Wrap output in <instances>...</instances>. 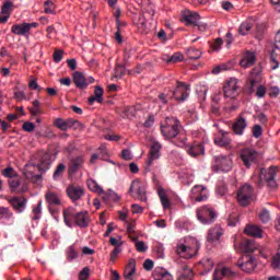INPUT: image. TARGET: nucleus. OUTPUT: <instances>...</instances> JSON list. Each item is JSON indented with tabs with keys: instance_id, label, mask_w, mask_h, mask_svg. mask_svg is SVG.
<instances>
[{
	"instance_id": "obj_1",
	"label": "nucleus",
	"mask_w": 280,
	"mask_h": 280,
	"mask_svg": "<svg viewBox=\"0 0 280 280\" xmlns=\"http://www.w3.org/2000/svg\"><path fill=\"white\" fill-rule=\"evenodd\" d=\"M200 250V243L194 237H188L185 240V243L178 244L176 248L177 255L183 257V259H191L196 257Z\"/></svg>"
},
{
	"instance_id": "obj_2",
	"label": "nucleus",
	"mask_w": 280,
	"mask_h": 280,
	"mask_svg": "<svg viewBox=\"0 0 280 280\" xmlns=\"http://www.w3.org/2000/svg\"><path fill=\"white\" fill-rule=\"evenodd\" d=\"M63 220L67 226H71V220H73L74 224L80 229H86L91 224V217H89V212L86 211L74 214L71 209L65 210Z\"/></svg>"
},
{
	"instance_id": "obj_3",
	"label": "nucleus",
	"mask_w": 280,
	"mask_h": 280,
	"mask_svg": "<svg viewBox=\"0 0 280 280\" xmlns=\"http://www.w3.org/2000/svg\"><path fill=\"white\" fill-rule=\"evenodd\" d=\"M161 132L166 139H176L180 132V121L174 117H166L161 124Z\"/></svg>"
},
{
	"instance_id": "obj_4",
	"label": "nucleus",
	"mask_w": 280,
	"mask_h": 280,
	"mask_svg": "<svg viewBox=\"0 0 280 280\" xmlns=\"http://www.w3.org/2000/svg\"><path fill=\"white\" fill-rule=\"evenodd\" d=\"M197 220L201 222V224H213L215 219L218 218V211L212 206H201L197 209Z\"/></svg>"
},
{
	"instance_id": "obj_5",
	"label": "nucleus",
	"mask_w": 280,
	"mask_h": 280,
	"mask_svg": "<svg viewBox=\"0 0 280 280\" xmlns=\"http://www.w3.org/2000/svg\"><path fill=\"white\" fill-rule=\"evenodd\" d=\"M277 176V167L271 166L269 168H260V173L258 175V185H264L267 183L269 189H277V180L275 177Z\"/></svg>"
},
{
	"instance_id": "obj_6",
	"label": "nucleus",
	"mask_w": 280,
	"mask_h": 280,
	"mask_svg": "<svg viewBox=\"0 0 280 280\" xmlns=\"http://www.w3.org/2000/svg\"><path fill=\"white\" fill-rule=\"evenodd\" d=\"M254 191L253 186L247 184L243 185L236 194L238 205H241V207H248V205L253 202Z\"/></svg>"
},
{
	"instance_id": "obj_7",
	"label": "nucleus",
	"mask_w": 280,
	"mask_h": 280,
	"mask_svg": "<svg viewBox=\"0 0 280 280\" xmlns=\"http://www.w3.org/2000/svg\"><path fill=\"white\" fill-rule=\"evenodd\" d=\"M129 194L132 196V198H138V200H141V202H145V200H148L145 184L139 179H136L131 183L129 187Z\"/></svg>"
},
{
	"instance_id": "obj_8",
	"label": "nucleus",
	"mask_w": 280,
	"mask_h": 280,
	"mask_svg": "<svg viewBox=\"0 0 280 280\" xmlns=\"http://www.w3.org/2000/svg\"><path fill=\"white\" fill-rule=\"evenodd\" d=\"M223 95L229 100H235L240 95V81L235 78L228 80L223 86Z\"/></svg>"
},
{
	"instance_id": "obj_9",
	"label": "nucleus",
	"mask_w": 280,
	"mask_h": 280,
	"mask_svg": "<svg viewBox=\"0 0 280 280\" xmlns=\"http://www.w3.org/2000/svg\"><path fill=\"white\" fill-rule=\"evenodd\" d=\"M236 266L244 272H253L257 268V258L253 255H243Z\"/></svg>"
},
{
	"instance_id": "obj_10",
	"label": "nucleus",
	"mask_w": 280,
	"mask_h": 280,
	"mask_svg": "<svg viewBox=\"0 0 280 280\" xmlns=\"http://www.w3.org/2000/svg\"><path fill=\"white\" fill-rule=\"evenodd\" d=\"M32 27H38V23H21V24H13L11 27V33L15 34V36H30V32Z\"/></svg>"
},
{
	"instance_id": "obj_11",
	"label": "nucleus",
	"mask_w": 280,
	"mask_h": 280,
	"mask_svg": "<svg viewBox=\"0 0 280 280\" xmlns=\"http://www.w3.org/2000/svg\"><path fill=\"white\" fill-rule=\"evenodd\" d=\"M213 167L221 172H231V167H233V160L229 155L215 156Z\"/></svg>"
},
{
	"instance_id": "obj_12",
	"label": "nucleus",
	"mask_w": 280,
	"mask_h": 280,
	"mask_svg": "<svg viewBox=\"0 0 280 280\" xmlns=\"http://www.w3.org/2000/svg\"><path fill=\"white\" fill-rule=\"evenodd\" d=\"M171 97H174L177 102H185L189 97V85L177 81V86L172 92Z\"/></svg>"
},
{
	"instance_id": "obj_13",
	"label": "nucleus",
	"mask_w": 280,
	"mask_h": 280,
	"mask_svg": "<svg viewBox=\"0 0 280 280\" xmlns=\"http://www.w3.org/2000/svg\"><path fill=\"white\" fill-rule=\"evenodd\" d=\"M258 156H259V154L257 153V151H255L253 149H244L241 151V159H242L244 165L247 167H250V165H253V163H255V161H257Z\"/></svg>"
},
{
	"instance_id": "obj_14",
	"label": "nucleus",
	"mask_w": 280,
	"mask_h": 280,
	"mask_svg": "<svg viewBox=\"0 0 280 280\" xmlns=\"http://www.w3.org/2000/svg\"><path fill=\"white\" fill-rule=\"evenodd\" d=\"M73 82L77 89L84 90L86 89V86H89V84H93L95 82V79H93V77L86 79L81 72H74Z\"/></svg>"
},
{
	"instance_id": "obj_15",
	"label": "nucleus",
	"mask_w": 280,
	"mask_h": 280,
	"mask_svg": "<svg viewBox=\"0 0 280 280\" xmlns=\"http://www.w3.org/2000/svg\"><path fill=\"white\" fill-rule=\"evenodd\" d=\"M200 21V15L192 11H183L180 22L186 25H198Z\"/></svg>"
},
{
	"instance_id": "obj_16",
	"label": "nucleus",
	"mask_w": 280,
	"mask_h": 280,
	"mask_svg": "<svg viewBox=\"0 0 280 280\" xmlns=\"http://www.w3.org/2000/svg\"><path fill=\"white\" fill-rule=\"evenodd\" d=\"M191 194L196 202H202L207 200V198H209V195L207 194V188L202 185H195L191 189Z\"/></svg>"
},
{
	"instance_id": "obj_17",
	"label": "nucleus",
	"mask_w": 280,
	"mask_h": 280,
	"mask_svg": "<svg viewBox=\"0 0 280 280\" xmlns=\"http://www.w3.org/2000/svg\"><path fill=\"white\" fill-rule=\"evenodd\" d=\"M161 143L153 142L149 152V158L147 160L148 167H150L152 163H154V161L161 156Z\"/></svg>"
},
{
	"instance_id": "obj_18",
	"label": "nucleus",
	"mask_w": 280,
	"mask_h": 280,
	"mask_svg": "<svg viewBox=\"0 0 280 280\" xmlns=\"http://www.w3.org/2000/svg\"><path fill=\"white\" fill-rule=\"evenodd\" d=\"M257 62V56L253 51H245L242 60H241V67L243 69H248V67H253Z\"/></svg>"
},
{
	"instance_id": "obj_19",
	"label": "nucleus",
	"mask_w": 280,
	"mask_h": 280,
	"mask_svg": "<svg viewBox=\"0 0 280 280\" xmlns=\"http://www.w3.org/2000/svg\"><path fill=\"white\" fill-rule=\"evenodd\" d=\"M186 152L192 158L200 156V154H205V145L195 142L191 145H186Z\"/></svg>"
},
{
	"instance_id": "obj_20",
	"label": "nucleus",
	"mask_w": 280,
	"mask_h": 280,
	"mask_svg": "<svg viewBox=\"0 0 280 280\" xmlns=\"http://www.w3.org/2000/svg\"><path fill=\"white\" fill-rule=\"evenodd\" d=\"M223 231L220 225H214L208 231L207 240L210 242V244H213V242H218L220 237H222Z\"/></svg>"
},
{
	"instance_id": "obj_21",
	"label": "nucleus",
	"mask_w": 280,
	"mask_h": 280,
	"mask_svg": "<svg viewBox=\"0 0 280 280\" xmlns=\"http://www.w3.org/2000/svg\"><path fill=\"white\" fill-rule=\"evenodd\" d=\"M137 272V260L135 258H130L125 271H124V278L127 280H132V276Z\"/></svg>"
},
{
	"instance_id": "obj_22",
	"label": "nucleus",
	"mask_w": 280,
	"mask_h": 280,
	"mask_svg": "<svg viewBox=\"0 0 280 280\" xmlns=\"http://www.w3.org/2000/svg\"><path fill=\"white\" fill-rule=\"evenodd\" d=\"M67 194L71 200H80L84 196V189L80 186H70L67 188Z\"/></svg>"
},
{
	"instance_id": "obj_23",
	"label": "nucleus",
	"mask_w": 280,
	"mask_h": 280,
	"mask_svg": "<svg viewBox=\"0 0 280 280\" xmlns=\"http://www.w3.org/2000/svg\"><path fill=\"white\" fill-rule=\"evenodd\" d=\"M84 165V158L83 156H75L70 160L69 164V173L75 174L78 170H80Z\"/></svg>"
},
{
	"instance_id": "obj_24",
	"label": "nucleus",
	"mask_w": 280,
	"mask_h": 280,
	"mask_svg": "<svg viewBox=\"0 0 280 280\" xmlns=\"http://www.w3.org/2000/svg\"><path fill=\"white\" fill-rule=\"evenodd\" d=\"M254 25H255V20H253L252 18L247 19L240 25L238 34L241 36H247L248 32L253 30Z\"/></svg>"
},
{
	"instance_id": "obj_25",
	"label": "nucleus",
	"mask_w": 280,
	"mask_h": 280,
	"mask_svg": "<svg viewBox=\"0 0 280 280\" xmlns=\"http://www.w3.org/2000/svg\"><path fill=\"white\" fill-rule=\"evenodd\" d=\"M244 233L249 237H264V230L257 225H246Z\"/></svg>"
},
{
	"instance_id": "obj_26",
	"label": "nucleus",
	"mask_w": 280,
	"mask_h": 280,
	"mask_svg": "<svg viewBox=\"0 0 280 280\" xmlns=\"http://www.w3.org/2000/svg\"><path fill=\"white\" fill-rule=\"evenodd\" d=\"M88 102L89 104H93L94 102L102 104V102H104V89H102V86H96L94 90V95L90 96Z\"/></svg>"
},
{
	"instance_id": "obj_27",
	"label": "nucleus",
	"mask_w": 280,
	"mask_h": 280,
	"mask_svg": "<svg viewBox=\"0 0 280 280\" xmlns=\"http://www.w3.org/2000/svg\"><path fill=\"white\" fill-rule=\"evenodd\" d=\"M232 129L236 135H244V130H246V119L240 116L233 124Z\"/></svg>"
},
{
	"instance_id": "obj_28",
	"label": "nucleus",
	"mask_w": 280,
	"mask_h": 280,
	"mask_svg": "<svg viewBox=\"0 0 280 280\" xmlns=\"http://www.w3.org/2000/svg\"><path fill=\"white\" fill-rule=\"evenodd\" d=\"M11 12H12V2H5L2 5V10L0 14V23H8Z\"/></svg>"
},
{
	"instance_id": "obj_29",
	"label": "nucleus",
	"mask_w": 280,
	"mask_h": 280,
	"mask_svg": "<svg viewBox=\"0 0 280 280\" xmlns=\"http://www.w3.org/2000/svg\"><path fill=\"white\" fill-rule=\"evenodd\" d=\"M222 277H228V278L235 277V271H233L229 267H224L222 269H217L214 271V279L220 280V279H222Z\"/></svg>"
},
{
	"instance_id": "obj_30",
	"label": "nucleus",
	"mask_w": 280,
	"mask_h": 280,
	"mask_svg": "<svg viewBox=\"0 0 280 280\" xmlns=\"http://www.w3.org/2000/svg\"><path fill=\"white\" fill-rule=\"evenodd\" d=\"M51 166V156L49 154H45L39 160V163L37 164V168L39 172H47L49 167Z\"/></svg>"
},
{
	"instance_id": "obj_31",
	"label": "nucleus",
	"mask_w": 280,
	"mask_h": 280,
	"mask_svg": "<svg viewBox=\"0 0 280 280\" xmlns=\"http://www.w3.org/2000/svg\"><path fill=\"white\" fill-rule=\"evenodd\" d=\"M213 266H215V262H213V259L209 257H205L199 261V268L203 270V272H211V270H213Z\"/></svg>"
},
{
	"instance_id": "obj_32",
	"label": "nucleus",
	"mask_w": 280,
	"mask_h": 280,
	"mask_svg": "<svg viewBox=\"0 0 280 280\" xmlns=\"http://www.w3.org/2000/svg\"><path fill=\"white\" fill-rule=\"evenodd\" d=\"M214 143L220 148H226V145H231V139L226 137V133L220 132L214 139Z\"/></svg>"
},
{
	"instance_id": "obj_33",
	"label": "nucleus",
	"mask_w": 280,
	"mask_h": 280,
	"mask_svg": "<svg viewBox=\"0 0 280 280\" xmlns=\"http://www.w3.org/2000/svg\"><path fill=\"white\" fill-rule=\"evenodd\" d=\"M153 279L154 280H174V277H172L165 269H155L153 272Z\"/></svg>"
},
{
	"instance_id": "obj_34",
	"label": "nucleus",
	"mask_w": 280,
	"mask_h": 280,
	"mask_svg": "<svg viewBox=\"0 0 280 280\" xmlns=\"http://www.w3.org/2000/svg\"><path fill=\"white\" fill-rule=\"evenodd\" d=\"M158 196L161 200L163 209H170L172 203L170 202V197H167V192H165V189L159 188Z\"/></svg>"
},
{
	"instance_id": "obj_35",
	"label": "nucleus",
	"mask_w": 280,
	"mask_h": 280,
	"mask_svg": "<svg viewBox=\"0 0 280 280\" xmlns=\"http://www.w3.org/2000/svg\"><path fill=\"white\" fill-rule=\"evenodd\" d=\"M9 202L16 211H23V207H25V200L23 198L13 197Z\"/></svg>"
},
{
	"instance_id": "obj_36",
	"label": "nucleus",
	"mask_w": 280,
	"mask_h": 280,
	"mask_svg": "<svg viewBox=\"0 0 280 280\" xmlns=\"http://www.w3.org/2000/svg\"><path fill=\"white\" fill-rule=\"evenodd\" d=\"M88 187L91 191H94L100 196L104 194V188H102V186H100L95 179H88Z\"/></svg>"
},
{
	"instance_id": "obj_37",
	"label": "nucleus",
	"mask_w": 280,
	"mask_h": 280,
	"mask_svg": "<svg viewBox=\"0 0 280 280\" xmlns=\"http://www.w3.org/2000/svg\"><path fill=\"white\" fill-rule=\"evenodd\" d=\"M45 198H46V202H48L49 205H52V206L60 205V197H58L56 192L48 191L46 192Z\"/></svg>"
},
{
	"instance_id": "obj_38",
	"label": "nucleus",
	"mask_w": 280,
	"mask_h": 280,
	"mask_svg": "<svg viewBox=\"0 0 280 280\" xmlns=\"http://www.w3.org/2000/svg\"><path fill=\"white\" fill-rule=\"evenodd\" d=\"M103 200H105V202H118L119 200V195H117V192L115 191H107V192H104L103 195Z\"/></svg>"
},
{
	"instance_id": "obj_39",
	"label": "nucleus",
	"mask_w": 280,
	"mask_h": 280,
	"mask_svg": "<svg viewBox=\"0 0 280 280\" xmlns=\"http://www.w3.org/2000/svg\"><path fill=\"white\" fill-rule=\"evenodd\" d=\"M186 54L189 60H198L202 56V52L196 48H189Z\"/></svg>"
},
{
	"instance_id": "obj_40",
	"label": "nucleus",
	"mask_w": 280,
	"mask_h": 280,
	"mask_svg": "<svg viewBox=\"0 0 280 280\" xmlns=\"http://www.w3.org/2000/svg\"><path fill=\"white\" fill-rule=\"evenodd\" d=\"M194 279V270L189 267L184 269V272L178 277V280H192Z\"/></svg>"
},
{
	"instance_id": "obj_41",
	"label": "nucleus",
	"mask_w": 280,
	"mask_h": 280,
	"mask_svg": "<svg viewBox=\"0 0 280 280\" xmlns=\"http://www.w3.org/2000/svg\"><path fill=\"white\" fill-rule=\"evenodd\" d=\"M258 218L264 224L270 222V211L266 209L260 210V212L258 213Z\"/></svg>"
},
{
	"instance_id": "obj_42",
	"label": "nucleus",
	"mask_w": 280,
	"mask_h": 280,
	"mask_svg": "<svg viewBox=\"0 0 280 280\" xmlns=\"http://www.w3.org/2000/svg\"><path fill=\"white\" fill-rule=\"evenodd\" d=\"M185 60V56L180 52H175L173 56H171L166 62H171L173 65H176V62H183Z\"/></svg>"
},
{
	"instance_id": "obj_43",
	"label": "nucleus",
	"mask_w": 280,
	"mask_h": 280,
	"mask_svg": "<svg viewBox=\"0 0 280 280\" xmlns=\"http://www.w3.org/2000/svg\"><path fill=\"white\" fill-rule=\"evenodd\" d=\"M44 12L45 14H55L56 11L54 9V2L51 0H47L44 2Z\"/></svg>"
},
{
	"instance_id": "obj_44",
	"label": "nucleus",
	"mask_w": 280,
	"mask_h": 280,
	"mask_svg": "<svg viewBox=\"0 0 280 280\" xmlns=\"http://www.w3.org/2000/svg\"><path fill=\"white\" fill-rule=\"evenodd\" d=\"M222 45H224V40L221 37L214 39V43L210 45L212 51H220L222 49Z\"/></svg>"
},
{
	"instance_id": "obj_45",
	"label": "nucleus",
	"mask_w": 280,
	"mask_h": 280,
	"mask_svg": "<svg viewBox=\"0 0 280 280\" xmlns=\"http://www.w3.org/2000/svg\"><path fill=\"white\" fill-rule=\"evenodd\" d=\"M271 268H273L275 270H278V268H280V248L278 249L276 255L272 257Z\"/></svg>"
},
{
	"instance_id": "obj_46",
	"label": "nucleus",
	"mask_w": 280,
	"mask_h": 280,
	"mask_svg": "<svg viewBox=\"0 0 280 280\" xmlns=\"http://www.w3.org/2000/svg\"><path fill=\"white\" fill-rule=\"evenodd\" d=\"M258 247L259 245H257L255 242L247 241L245 244V253H255V250H257Z\"/></svg>"
},
{
	"instance_id": "obj_47",
	"label": "nucleus",
	"mask_w": 280,
	"mask_h": 280,
	"mask_svg": "<svg viewBox=\"0 0 280 280\" xmlns=\"http://www.w3.org/2000/svg\"><path fill=\"white\" fill-rule=\"evenodd\" d=\"M54 125L56 128H59V130L67 131V120L62 118H56Z\"/></svg>"
},
{
	"instance_id": "obj_48",
	"label": "nucleus",
	"mask_w": 280,
	"mask_h": 280,
	"mask_svg": "<svg viewBox=\"0 0 280 280\" xmlns=\"http://www.w3.org/2000/svg\"><path fill=\"white\" fill-rule=\"evenodd\" d=\"M256 250H258L260 257H262L264 259H268L270 257V250L267 247L258 245Z\"/></svg>"
},
{
	"instance_id": "obj_49",
	"label": "nucleus",
	"mask_w": 280,
	"mask_h": 280,
	"mask_svg": "<svg viewBox=\"0 0 280 280\" xmlns=\"http://www.w3.org/2000/svg\"><path fill=\"white\" fill-rule=\"evenodd\" d=\"M89 277H91V269L84 267L79 273V280H89Z\"/></svg>"
},
{
	"instance_id": "obj_50",
	"label": "nucleus",
	"mask_w": 280,
	"mask_h": 280,
	"mask_svg": "<svg viewBox=\"0 0 280 280\" xmlns=\"http://www.w3.org/2000/svg\"><path fill=\"white\" fill-rule=\"evenodd\" d=\"M67 258L69 261H73V259L78 258V252L75 250L74 246H70L68 252H67Z\"/></svg>"
},
{
	"instance_id": "obj_51",
	"label": "nucleus",
	"mask_w": 280,
	"mask_h": 280,
	"mask_svg": "<svg viewBox=\"0 0 280 280\" xmlns=\"http://www.w3.org/2000/svg\"><path fill=\"white\" fill-rule=\"evenodd\" d=\"M9 186L11 188V191H16V189L21 187V180L19 178H12L9 180Z\"/></svg>"
},
{
	"instance_id": "obj_52",
	"label": "nucleus",
	"mask_w": 280,
	"mask_h": 280,
	"mask_svg": "<svg viewBox=\"0 0 280 280\" xmlns=\"http://www.w3.org/2000/svg\"><path fill=\"white\" fill-rule=\"evenodd\" d=\"M126 74V68L124 66L118 65L115 69L114 78H122Z\"/></svg>"
},
{
	"instance_id": "obj_53",
	"label": "nucleus",
	"mask_w": 280,
	"mask_h": 280,
	"mask_svg": "<svg viewBox=\"0 0 280 280\" xmlns=\"http://www.w3.org/2000/svg\"><path fill=\"white\" fill-rule=\"evenodd\" d=\"M67 166H65V164H59L54 173V179L56 180L57 178H59V176H62V173L65 172Z\"/></svg>"
},
{
	"instance_id": "obj_54",
	"label": "nucleus",
	"mask_w": 280,
	"mask_h": 280,
	"mask_svg": "<svg viewBox=\"0 0 280 280\" xmlns=\"http://www.w3.org/2000/svg\"><path fill=\"white\" fill-rule=\"evenodd\" d=\"M257 84V80H255L253 77L249 79L247 83V91L249 94H253L255 92V85Z\"/></svg>"
},
{
	"instance_id": "obj_55",
	"label": "nucleus",
	"mask_w": 280,
	"mask_h": 280,
	"mask_svg": "<svg viewBox=\"0 0 280 280\" xmlns=\"http://www.w3.org/2000/svg\"><path fill=\"white\" fill-rule=\"evenodd\" d=\"M136 249L138 253H145V250H148V246H145L143 241H138L136 242Z\"/></svg>"
},
{
	"instance_id": "obj_56",
	"label": "nucleus",
	"mask_w": 280,
	"mask_h": 280,
	"mask_svg": "<svg viewBox=\"0 0 280 280\" xmlns=\"http://www.w3.org/2000/svg\"><path fill=\"white\" fill-rule=\"evenodd\" d=\"M22 128L25 132H34L36 126L34 125V122H24Z\"/></svg>"
},
{
	"instance_id": "obj_57",
	"label": "nucleus",
	"mask_w": 280,
	"mask_h": 280,
	"mask_svg": "<svg viewBox=\"0 0 280 280\" xmlns=\"http://www.w3.org/2000/svg\"><path fill=\"white\" fill-rule=\"evenodd\" d=\"M253 135L256 139H259V137L264 135V129H261V126L255 125L253 128Z\"/></svg>"
},
{
	"instance_id": "obj_58",
	"label": "nucleus",
	"mask_w": 280,
	"mask_h": 280,
	"mask_svg": "<svg viewBox=\"0 0 280 280\" xmlns=\"http://www.w3.org/2000/svg\"><path fill=\"white\" fill-rule=\"evenodd\" d=\"M3 176H5L7 178H14V176H16V173L14 172V168L8 167L3 170Z\"/></svg>"
},
{
	"instance_id": "obj_59",
	"label": "nucleus",
	"mask_w": 280,
	"mask_h": 280,
	"mask_svg": "<svg viewBox=\"0 0 280 280\" xmlns=\"http://www.w3.org/2000/svg\"><path fill=\"white\" fill-rule=\"evenodd\" d=\"M42 205H43V202L39 201V203L33 209V213L35 214L33 217V220H39V218H40L39 215L42 213V209H40Z\"/></svg>"
},
{
	"instance_id": "obj_60",
	"label": "nucleus",
	"mask_w": 280,
	"mask_h": 280,
	"mask_svg": "<svg viewBox=\"0 0 280 280\" xmlns=\"http://www.w3.org/2000/svg\"><path fill=\"white\" fill-rule=\"evenodd\" d=\"M74 126H80V122L78 120H73L72 118L66 120V130H69V128H74Z\"/></svg>"
},
{
	"instance_id": "obj_61",
	"label": "nucleus",
	"mask_w": 280,
	"mask_h": 280,
	"mask_svg": "<svg viewBox=\"0 0 280 280\" xmlns=\"http://www.w3.org/2000/svg\"><path fill=\"white\" fill-rule=\"evenodd\" d=\"M65 55V51L62 50H55L52 58H54V62H60V60H62V56Z\"/></svg>"
},
{
	"instance_id": "obj_62",
	"label": "nucleus",
	"mask_w": 280,
	"mask_h": 280,
	"mask_svg": "<svg viewBox=\"0 0 280 280\" xmlns=\"http://www.w3.org/2000/svg\"><path fill=\"white\" fill-rule=\"evenodd\" d=\"M270 65L271 69H279V61L277 60V57H275V54H271L270 56Z\"/></svg>"
},
{
	"instance_id": "obj_63",
	"label": "nucleus",
	"mask_w": 280,
	"mask_h": 280,
	"mask_svg": "<svg viewBox=\"0 0 280 280\" xmlns=\"http://www.w3.org/2000/svg\"><path fill=\"white\" fill-rule=\"evenodd\" d=\"M144 128H152L154 126V117L150 115L143 124Z\"/></svg>"
},
{
	"instance_id": "obj_64",
	"label": "nucleus",
	"mask_w": 280,
	"mask_h": 280,
	"mask_svg": "<svg viewBox=\"0 0 280 280\" xmlns=\"http://www.w3.org/2000/svg\"><path fill=\"white\" fill-rule=\"evenodd\" d=\"M257 97H265L266 96V88L264 85H259L256 91Z\"/></svg>"
}]
</instances>
